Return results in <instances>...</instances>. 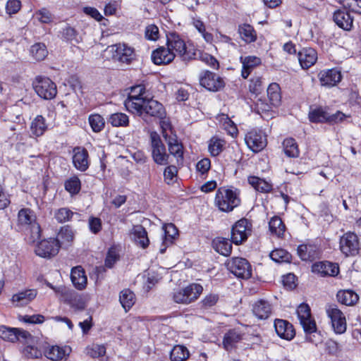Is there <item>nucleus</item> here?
Here are the masks:
<instances>
[{"label":"nucleus","instance_id":"obj_49","mask_svg":"<svg viewBox=\"0 0 361 361\" xmlns=\"http://www.w3.org/2000/svg\"><path fill=\"white\" fill-rule=\"evenodd\" d=\"M309 119L312 123H327L328 112L323 108H315L310 111Z\"/></svg>","mask_w":361,"mask_h":361},{"label":"nucleus","instance_id":"obj_7","mask_svg":"<svg viewBox=\"0 0 361 361\" xmlns=\"http://www.w3.org/2000/svg\"><path fill=\"white\" fill-rule=\"evenodd\" d=\"M226 267L238 278L248 279L252 276V267L245 258L233 257L226 262Z\"/></svg>","mask_w":361,"mask_h":361},{"label":"nucleus","instance_id":"obj_57","mask_svg":"<svg viewBox=\"0 0 361 361\" xmlns=\"http://www.w3.org/2000/svg\"><path fill=\"white\" fill-rule=\"evenodd\" d=\"M250 91L254 94H259L262 90V80L260 76H254L249 85Z\"/></svg>","mask_w":361,"mask_h":361},{"label":"nucleus","instance_id":"obj_41","mask_svg":"<svg viewBox=\"0 0 361 361\" xmlns=\"http://www.w3.org/2000/svg\"><path fill=\"white\" fill-rule=\"evenodd\" d=\"M269 228L271 233L278 237H281L286 229L285 224L281 219L277 216H273L269 222Z\"/></svg>","mask_w":361,"mask_h":361},{"label":"nucleus","instance_id":"obj_40","mask_svg":"<svg viewBox=\"0 0 361 361\" xmlns=\"http://www.w3.org/2000/svg\"><path fill=\"white\" fill-rule=\"evenodd\" d=\"M226 141L219 137L214 136L208 142V150L213 157L219 155L224 149Z\"/></svg>","mask_w":361,"mask_h":361},{"label":"nucleus","instance_id":"obj_1","mask_svg":"<svg viewBox=\"0 0 361 361\" xmlns=\"http://www.w3.org/2000/svg\"><path fill=\"white\" fill-rule=\"evenodd\" d=\"M166 46L176 54L183 61H190L195 59L197 49L191 43H186L180 36L176 32H169L167 35Z\"/></svg>","mask_w":361,"mask_h":361},{"label":"nucleus","instance_id":"obj_26","mask_svg":"<svg viewBox=\"0 0 361 361\" xmlns=\"http://www.w3.org/2000/svg\"><path fill=\"white\" fill-rule=\"evenodd\" d=\"M297 251L302 261H313L319 255V250L314 245H300Z\"/></svg>","mask_w":361,"mask_h":361},{"label":"nucleus","instance_id":"obj_48","mask_svg":"<svg viewBox=\"0 0 361 361\" xmlns=\"http://www.w3.org/2000/svg\"><path fill=\"white\" fill-rule=\"evenodd\" d=\"M283 151L289 157L299 156V149L296 141L293 138H286L283 142Z\"/></svg>","mask_w":361,"mask_h":361},{"label":"nucleus","instance_id":"obj_16","mask_svg":"<svg viewBox=\"0 0 361 361\" xmlns=\"http://www.w3.org/2000/svg\"><path fill=\"white\" fill-rule=\"evenodd\" d=\"M73 164L75 169L85 171L90 165L89 154L86 149L76 147L73 149Z\"/></svg>","mask_w":361,"mask_h":361},{"label":"nucleus","instance_id":"obj_23","mask_svg":"<svg viewBox=\"0 0 361 361\" xmlns=\"http://www.w3.org/2000/svg\"><path fill=\"white\" fill-rule=\"evenodd\" d=\"M252 311L259 319H266L271 315L272 307L267 300L260 299L252 304Z\"/></svg>","mask_w":361,"mask_h":361},{"label":"nucleus","instance_id":"obj_45","mask_svg":"<svg viewBox=\"0 0 361 361\" xmlns=\"http://www.w3.org/2000/svg\"><path fill=\"white\" fill-rule=\"evenodd\" d=\"M62 293L67 295L68 303L72 307L78 310H82L85 309L84 302L76 293L64 288V291H62Z\"/></svg>","mask_w":361,"mask_h":361},{"label":"nucleus","instance_id":"obj_33","mask_svg":"<svg viewBox=\"0 0 361 361\" xmlns=\"http://www.w3.org/2000/svg\"><path fill=\"white\" fill-rule=\"evenodd\" d=\"M74 235L72 228L69 226H65L61 227L55 240H58L60 247L69 246L74 239Z\"/></svg>","mask_w":361,"mask_h":361},{"label":"nucleus","instance_id":"obj_62","mask_svg":"<svg viewBox=\"0 0 361 361\" xmlns=\"http://www.w3.org/2000/svg\"><path fill=\"white\" fill-rule=\"evenodd\" d=\"M90 231L97 234L102 230V221L99 218L91 216L88 221Z\"/></svg>","mask_w":361,"mask_h":361},{"label":"nucleus","instance_id":"obj_56","mask_svg":"<svg viewBox=\"0 0 361 361\" xmlns=\"http://www.w3.org/2000/svg\"><path fill=\"white\" fill-rule=\"evenodd\" d=\"M171 297L176 303L183 305L190 304V300H188V298L187 297V294L185 293L184 288L173 291Z\"/></svg>","mask_w":361,"mask_h":361},{"label":"nucleus","instance_id":"obj_43","mask_svg":"<svg viewBox=\"0 0 361 361\" xmlns=\"http://www.w3.org/2000/svg\"><path fill=\"white\" fill-rule=\"evenodd\" d=\"M30 52L31 56L38 61H43L48 55V51L44 43L38 42L31 46Z\"/></svg>","mask_w":361,"mask_h":361},{"label":"nucleus","instance_id":"obj_6","mask_svg":"<svg viewBox=\"0 0 361 361\" xmlns=\"http://www.w3.org/2000/svg\"><path fill=\"white\" fill-rule=\"evenodd\" d=\"M32 86L37 95L42 99H51L56 95V85L49 78L36 77Z\"/></svg>","mask_w":361,"mask_h":361},{"label":"nucleus","instance_id":"obj_32","mask_svg":"<svg viewBox=\"0 0 361 361\" xmlns=\"http://www.w3.org/2000/svg\"><path fill=\"white\" fill-rule=\"evenodd\" d=\"M338 301L347 306H353L355 305L358 300V295L351 290H341L336 294Z\"/></svg>","mask_w":361,"mask_h":361},{"label":"nucleus","instance_id":"obj_51","mask_svg":"<svg viewBox=\"0 0 361 361\" xmlns=\"http://www.w3.org/2000/svg\"><path fill=\"white\" fill-rule=\"evenodd\" d=\"M88 120L90 126L94 133H99L104 129L105 121L101 115L97 114H91Z\"/></svg>","mask_w":361,"mask_h":361},{"label":"nucleus","instance_id":"obj_37","mask_svg":"<svg viewBox=\"0 0 361 361\" xmlns=\"http://www.w3.org/2000/svg\"><path fill=\"white\" fill-rule=\"evenodd\" d=\"M119 301L122 307L127 312L135 302V295L129 288H126L120 292Z\"/></svg>","mask_w":361,"mask_h":361},{"label":"nucleus","instance_id":"obj_58","mask_svg":"<svg viewBox=\"0 0 361 361\" xmlns=\"http://www.w3.org/2000/svg\"><path fill=\"white\" fill-rule=\"evenodd\" d=\"M257 192L267 193L272 190L273 186L269 182H249Z\"/></svg>","mask_w":361,"mask_h":361},{"label":"nucleus","instance_id":"obj_63","mask_svg":"<svg viewBox=\"0 0 361 361\" xmlns=\"http://www.w3.org/2000/svg\"><path fill=\"white\" fill-rule=\"evenodd\" d=\"M219 298L217 294L210 293L206 295L201 301L202 305L205 308L211 307L216 304Z\"/></svg>","mask_w":361,"mask_h":361},{"label":"nucleus","instance_id":"obj_55","mask_svg":"<svg viewBox=\"0 0 361 361\" xmlns=\"http://www.w3.org/2000/svg\"><path fill=\"white\" fill-rule=\"evenodd\" d=\"M28 233L27 236L30 235L28 241L30 243H35L41 237V228L38 223H34L31 226L27 227Z\"/></svg>","mask_w":361,"mask_h":361},{"label":"nucleus","instance_id":"obj_17","mask_svg":"<svg viewBox=\"0 0 361 361\" xmlns=\"http://www.w3.org/2000/svg\"><path fill=\"white\" fill-rule=\"evenodd\" d=\"M312 271L321 276H335L339 272L338 264L328 261L314 263L312 267Z\"/></svg>","mask_w":361,"mask_h":361},{"label":"nucleus","instance_id":"obj_14","mask_svg":"<svg viewBox=\"0 0 361 361\" xmlns=\"http://www.w3.org/2000/svg\"><path fill=\"white\" fill-rule=\"evenodd\" d=\"M200 85L207 90L217 92L224 87L223 79L215 73L206 71L200 78Z\"/></svg>","mask_w":361,"mask_h":361},{"label":"nucleus","instance_id":"obj_29","mask_svg":"<svg viewBox=\"0 0 361 361\" xmlns=\"http://www.w3.org/2000/svg\"><path fill=\"white\" fill-rule=\"evenodd\" d=\"M63 41L71 44H79L82 41V36L79 32L69 25H66L60 31Z\"/></svg>","mask_w":361,"mask_h":361},{"label":"nucleus","instance_id":"obj_8","mask_svg":"<svg viewBox=\"0 0 361 361\" xmlns=\"http://www.w3.org/2000/svg\"><path fill=\"white\" fill-rule=\"evenodd\" d=\"M152 157L154 161L159 165L169 164V155L166 153V147L160 137L156 133H151Z\"/></svg>","mask_w":361,"mask_h":361},{"label":"nucleus","instance_id":"obj_42","mask_svg":"<svg viewBox=\"0 0 361 361\" xmlns=\"http://www.w3.org/2000/svg\"><path fill=\"white\" fill-rule=\"evenodd\" d=\"M108 122L114 127H127L129 125V118L124 113L117 112L110 115Z\"/></svg>","mask_w":361,"mask_h":361},{"label":"nucleus","instance_id":"obj_4","mask_svg":"<svg viewBox=\"0 0 361 361\" xmlns=\"http://www.w3.org/2000/svg\"><path fill=\"white\" fill-rule=\"evenodd\" d=\"M107 51L111 53L112 59L119 63L130 64L136 59L135 49L125 43L109 46Z\"/></svg>","mask_w":361,"mask_h":361},{"label":"nucleus","instance_id":"obj_34","mask_svg":"<svg viewBox=\"0 0 361 361\" xmlns=\"http://www.w3.org/2000/svg\"><path fill=\"white\" fill-rule=\"evenodd\" d=\"M18 221L20 225L28 227L36 223V216L32 209L23 208L18 212Z\"/></svg>","mask_w":361,"mask_h":361},{"label":"nucleus","instance_id":"obj_9","mask_svg":"<svg viewBox=\"0 0 361 361\" xmlns=\"http://www.w3.org/2000/svg\"><path fill=\"white\" fill-rule=\"evenodd\" d=\"M340 250L346 257L358 254L360 243L357 235L352 232L343 234L340 239Z\"/></svg>","mask_w":361,"mask_h":361},{"label":"nucleus","instance_id":"obj_46","mask_svg":"<svg viewBox=\"0 0 361 361\" xmlns=\"http://www.w3.org/2000/svg\"><path fill=\"white\" fill-rule=\"evenodd\" d=\"M189 357V351L183 345H177L171 351L170 358L172 361H184Z\"/></svg>","mask_w":361,"mask_h":361},{"label":"nucleus","instance_id":"obj_15","mask_svg":"<svg viewBox=\"0 0 361 361\" xmlns=\"http://www.w3.org/2000/svg\"><path fill=\"white\" fill-rule=\"evenodd\" d=\"M247 147L253 152H258L267 146V138L262 132L250 131L245 137Z\"/></svg>","mask_w":361,"mask_h":361},{"label":"nucleus","instance_id":"obj_36","mask_svg":"<svg viewBox=\"0 0 361 361\" xmlns=\"http://www.w3.org/2000/svg\"><path fill=\"white\" fill-rule=\"evenodd\" d=\"M47 129V126L45 122V118L41 115L37 116L31 123V133L36 137L42 136Z\"/></svg>","mask_w":361,"mask_h":361},{"label":"nucleus","instance_id":"obj_2","mask_svg":"<svg viewBox=\"0 0 361 361\" xmlns=\"http://www.w3.org/2000/svg\"><path fill=\"white\" fill-rule=\"evenodd\" d=\"M215 200L219 209L226 212H231L240 202L237 189L226 187L218 189Z\"/></svg>","mask_w":361,"mask_h":361},{"label":"nucleus","instance_id":"obj_31","mask_svg":"<svg viewBox=\"0 0 361 361\" xmlns=\"http://www.w3.org/2000/svg\"><path fill=\"white\" fill-rule=\"evenodd\" d=\"M131 235L135 243L141 247L146 248L149 245V240L147 237V233L142 226H134L131 231Z\"/></svg>","mask_w":361,"mask_h":361},{"label":"nucleus","instance_id":"obj_24","mask_svg":"<svg viewBox=\"0 0 361 361\" xmlns=\"http://www.w3.org/2000/svg\"><path fill=\"white\" fill-rule=\"evenodd\" d=\"M164 229L163 242L159 250L161 254H164L166 252L167 247L171 245L173 243V240L178 235V231L173 224L165 225Z\"/></svg>","mask_w":361,"mask_h":361},{"label":"nucleus","instance_id":"obj_53","mask_svg":"<svg viewBox=\"0 0 361 361\" xmlns=\"http://www.w3.org/2000/svg\"><path fill=\"white\" fill-rule=\"evenodd\" d=\"M16 332V328H8L5 326H0V337L4 340L13 343L17 341L18 337Z\"/></svg>","mask_w":361,"mask_h":361},{"label":"nucleus","instance_id":"obj_61","mask_svg":"<svg viewBox=\"0 0 361 361\" xmlns=\"http://www.w3.org/2000/svg\"><path fill=\"white\" fill-rule=\"evenodd\" d=\"M21 8V2L19 0H8L6 5V13L9 15L15 14Z\"/></svg>","mask_w":361,"mask_h":361},{"label":"nucleus","instance_id":"obj_52","mask_svg":"<svg viewBox=\"0 0 361 361\" xmlns=\"http://www.w3.org/2000/svg\"><path fill=\"white\" fill-rule=\"evenodd\" d=\"M271 259L276 262H288L291 255L283 249H276L270 253Z\"/></svg>","mask_w":361,"mask_h":361},{"label":"nucleus","instance_id":"obj_5","mask_svg":"<svg viewBox=\"0 0 361 361\" xmlns=\"http://www.w3.org/2000/svg\"><path fill=\"white\" fill-rule=\"evenodd\" d=\"M297 314L300 323L306 334V340L308 342L314 343L311 334L317 331V326L314 319L312 317L310 307L305 303L300 305L297 309Z\"/></svg>","mask_w":361,"mask_h":361},{"label":"nucleus","instance_id":"obj_30","mask_svg":"<svg viewBox=\"0 0 361 361\" xmlns=\"http://www.w3.org/2000/svg\"><path fill=\"white\" fill-rule=\"evenodd\" d=\"M240 61L243 63L241 75L245 79L249 76L255 67L261 63V59L254 56H241Z\"/></svg>","mask_w":361,"mask_h":361},{"label":"nucleus","instance_id":"obj_50","mask_svg":"<svg viewBox=\"0 0 361 361\" xmlns=\"http://www.w3.org/2000/svg\"><path fill=\"white\" fill-rule=\"evenodd\" d=\"M66 355V350L58 345H53L45 352V356L48 359L55 361L62 360Z\"/></svg>","mask_w":361,"mask_h":361},{"label":"nucleus","instance_id":"obj_20","mask_svg":"<svg viewBox=\"0 0 361 361\" xmlns=\"http://www.w3.org/2000/svg\"><path fill=\"white\" fill-rule=\"evenodd\" d=\"M176 54L170 51L169 48L159 47L152 53V60L156 65H164L171 63L175 58Z\"/></svg>","mask_w":361,"mask_h":361},{"label":"nucleus","instance_id":"obj_13","mask_svg":"<svg viewBox=\"0 0 361 361\" xmlns=\"http://www.w3.org/2000/svg\"><path fill=\"white\" fill-rule=\"evenodd\" d=\"M60 245L55 238H49L40 241L36 246L35 252L37 255L44 258H51L56 255Z\"/></svg>","mask_w":361,"mask_h":361},{"label":"nucleus","instance_id":"obj_64","mask_svg":"<svg viewBox=\"0 0 361 361\" xmlns=\"http://www.w3.org/2000/svg\"><path fill=\"white\" fill-rule=\"evenodd\" d=\"M20 320L29 324H42L44 321V317L42 314L25 315Z\"/></svg>","mask_w":361,"mask_h":361},{"label":"nucleus","instance_id":"obj_27","mask_svg":"<svg viewBox=\"0 0 361 361\" xmlns=\"http://www.w3.org/2000/svg\"><path fill=\"white\" fill-rule=\"evenodd\" d=\"M37 295L36 289H27L14 294L12 296V302L16 304V306H24L33 300Z\"/></svg>","mask_w":361,"mask_h":361},{"label":"nucleus","instance_id":"obj_19","mask_svg":"<svg viewBox=\"0 0 361 361\" xmlns=\"http://www.w3.org/2000/svg\"><path fill=\"white\" fill-rule=\"evenodd\" d=\"M274 328L277 335L281 338L290 341L295 335L293 326L286 320L275 319Z\"/></svg>","mask_w":361,"mask_h":361},{"label":"nucleus","instance_id":"obj_60","mask_svg":"<svg viewBox=\"0 0 361 361\" xmlns=\"http://www.w3.org/2000/svg\"><path fill=\"white\" fill-rule=\"evenodd\" d=\"M145 37L152 41H155L159 38V28L154 24L149 25L145 29Z\"/></svg>","mask_w":361,"mask_h":361},{"label":"nucleus","instance_id":"obj_39","mask_svg":"<svg viewBox=\"0 0 361 361\" xmlns=\"http://www.w3.org/2000/svg\"><path fill=\"white\" fill-rule=\"evenodd\" d=\"M267 96L271 105L278 106L281 101L279 85L276 82L270 84L267 88Z\"/></svg>","mask_w":361,"mask_h":361},{"label":"nucleus","instance_id":"obj_25","mask_svg":"<svg viewBox=\"0 0 361 361\" xmlns=\"http://www.w3.org/2000/svg\"><path fill=\"white\" fill-rule=\"evenodd\" d=\"M333 19L335 23L344 30H350L353 27V19L350 15L343 11L338 9L334 13Z\"/></svg>","mask_w":361,"mask_h":361},{"label":"nucleus","instance_id":"obj_38","mask_svg":"<svg viewBox=\"0 0 361 361\" xmlns=\"http://www.w3.org/2000/svg\"><path fill=\"white\" fill-rule=\"evenodd\" d=\"M214 250L224 256H228L232 251L231 243L226 238H218L213 241Z\"/></svg>","mask_w":361,"mask_h":361},{"label":"nucleus","instance_id":"obj_12","mask_svg":"<svg viewBox=\"0 0 361 361\" xmlns=\"http://www.w3.org/2000/svg\"><path fill=\"white\" fill-rule=\"evenodd\" d=\"M251 224L246 219L238 221L231 229V242L239 245L247 240L250 233Z\"/></svg>","mask_w":361,"mask_h":361},{"label":"nucleus","instance_id":"obj_18","mask_svg":"<svg viewBox=\"0 0 361 361\" xmlns=\"http://www.w3.org/2000/svg\"><path fill=\"white\" fill-rule=\"evenodd\" d=\"M243 336L244 334L238 329L228 330L224 336L222 342L223 348L226 351L232 350L236 347V345L243 340Z\"/></svg>","mask_w":361,"mask_h":361},{"label":"nucleus","instance_id":"obj_22","mask_svg":"<svg viewBox=\"0 0 361 361\" xmlns=\"http://www.w3.org/2000/svg\"><path fill=\"white\" fill-rule=\"evenodd\" d=\"M319 78L322 85L332 87L341 80L342 75L340 71L333 68L321 71Z\"/></svg>","mask_w":361,"mask_h":361},{"label":"nucleus","instance_id":"obj_3","mask_svg":"<svg viewBox=\"0 0 361 361\" xmlns=\"http://www.w3.org/2000/svg\"><path fill=\"white\" fill-rule=\"evenodd\" d=\"M147 120L148 116L155 117L159 119L165 118L166 111L164 106L157 100L145 99L137 110L132 112Z\"/></svg>","mask_w":361,"mask_h":361},{"label":"nucleus","instance_id":"obj_54","mask_svg":"<svg viewBox=\"0 0 361 361\" xmlns=\"http://www.w3.org/2000/svg\"><path fill=\"white\" fill-rule=\"evenodd\" d=\"M75 214L78 216V214L73 213L68 208H61L56 212L54 216L58 222L63 223L69 221Z\"/></svg>","mask_w":361,"mask_h":361},{"label":"nucleus","instance_id":"obj_35","mask_svg":"<svg viewBox=\"0 0 361 361\" xmlns=\"http://www.w3.org/2000/svg\"><path fill=\"white\" fill-rule=\"evenodd\" d=\"M166 140L168 143L170 154L176 158L178 163L182 161L183 159V150L182 144L178 142L176 138L172 137H169V138L166 139Z\"/></svg>","mask_w":361,"mask_h":361},{"label":"nucleus","instance_id":"obj_28","mask_svg":"<svg viewBox=\"0 0 361 361\" xmlns=\"http://www.w3.org/2000/svg\"><path fill=\"white\" fill-rule=\"evenodd\" d=\"M71 281L78 290H83L87 282V279L84 269L81 267H75L71 269Z\"/></svg>","mask_w":361,"mask_h":361},{"label":"nucleus","instance_id":"obj_10","mask_svg":"<svg viewBox=\"0 0 361 361\" xmlns=\"http://www.w3.org/2000/svg\"><path fill=\"white\" fill-rule=\"evenodd\" d=\"M326 314L331 319L334 332L343 334L346 331V319L341 310L336 305H330L326 307Z\"/></svg>","mask_w":361,"mask_h":361},{"label":"nucleus","instance_id":"obj_47","mask_svg":"<svg viewBox=\"0 0 361 361\" xmlns=\"http://www.w3.org/2000/svg\"><path fill=\"white\" fill-rule=\"evenodd\" d=\"M184 290L191 303L198 299L203 291V287L199 283H193L184 288Z\"/></svg>","mask_w":361,"mask_h":361},{"label":"nucleus","instance_id":"obj_59","mask_svg":"<svg viewBox=\"0 0 361 361\" xmlns=\"http://www.w3.org/2000/svg\"><path fill=\"white\" fill-rule=\"evenodd\" d=\"M87 353L93 358L99 357L105 355L106 348L102 345H94L92 348H87Z\"/></svg>","mask_w":361,"mask_h":361},{"label":"nucleus","instance_id":"obj_44","mask_svg":"<svg viewBox=\"0 0 361 361\" xmlns=\"http://www.w3.org/2000/svg\"><path fill=\"white\" fill-rule=\"evenodd\" d=\"M238 32L242 39L247 43L255 42L257 39V35L254 28L248 24L240 25Z\"/></svg>","mask_w":361,"mask_h":361},{"label":"nucleus","instance_id":"obj_11","mask_svg":"<svg viewBox=\"0 0 361 361\" xmlns=\"http://www.w3.org/2000/svg\"><path fill=\"white\" fill-rule=\"evenodd\" d=\"M145 93V87L142 85H138L131 88L127 99L124 102V105L126 109L132 113L140 106L146 98L143 97V94Z\"/></svg>","mask_w":361,"mask_h":361},{"label":"nucleus","instance_id":"obj_21","mask_svg":"<svg viewBox=\"0 0 361 361\" xmlns=\"http://www.w3.org/2000/svg\"><path fill=\"white\" fill-rule=\"evenodd\" d=\"M299 63L303 69H308L317 61V53L312 48H303L298 54Z\"/></svg>","mask_w":361,"mask_h":361}]
</instances>
